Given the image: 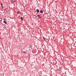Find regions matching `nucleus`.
<instances>
[{
	"mask_svg": "<svg viewBox=\"0 0 76 76\" xmlns=\"http://www.w3.org/2000/svg\"><path fill=\"white\" fill-rule=\"evenodd\" d=\"M0 21L1 22V20H0Z\"/></svg>",
	"mask_w": 76,
	"mask_h": 76,
	"instance_id": "nucleus-20",
	"label": "nucleus"
},
{
	"mask_svg": "<svg viewBox=\"0 0 76 76\" xmlns=\"http://www.w3.org/2000/svg\"><path fill=\"white\" fill-rule=\"evenodd\" d=\"M3 19H6V18H4Z\"/></svg>",
	"mask_w": 76,
	"mask_h": 76,
	"instance_id": "nucleus-13",
	"label": "nucleus"
},
{
	"mask_svg": "<svg viewBox=\"0 0 76 76\" xmlns=\"http://www.w3.org/2000/svg\"><path fill=\"white\" fill-rule=\"evenodd\" d=\"M1 13H2L1 12Z\"/></svg>",
	"mask_w": 76,
	"mask_h": 76,
	"instance_id": "nucleus-21",
	"label": "nucleus"
},
{
	"mask_svg": "<svg viewBox=\"0 0 76 76\" xmlns=\"http://www.w3.org/2000/svg\"><path fill=\"white\" fill-rule=\"evenodd\" d=\"M21 20H23V19H21Z\"/></svg>",
	"mask_w": 76,
	"mask_h": 76,
	"instance_id": "nucleus-16",
	"label": "nucleus"
},
{
	"mask_svg": "<svg viewBox=\"0 0 76 76\" xmlns=\"http://www.w3.org/2000/svg\"><path fill=\"white\" fill-rule=\"evenodd\" d=\"M23 53H26V52L25 51L23 52Z\"/></svg>",
	"mask_w": 76,
	"mask_h": 76,
	"instance_id": "nucleus-10",
	"label": "nucleus"
},
{
	"mask_svg": "<svg viewBox=\"0 0 76 76\" xmlns=\"http://www.w3.org/2000/svg\"><path fill=\"white\" fill-rule=\"evenodd\" d=\"M37 16H38V18H39V19H41V16L39 15H37Z\"/></svg>",
	"mask_w": 76,
	"mask_h": 76,
	"instance_id": "nucleus-2",
	"label": "nucleus"
},
{
	"mask_svg": "<svg viewBox=\"0 0 76 76\" xmlns=\"http://www.w3.org/2000/svg\"><path fill=\"white\" fill-rule=\"evenodd\" d=\"M20 13V12L19 11H18L17 12L18 14H19V13Z\"/></svg>",
	"mask_w": 76,
	"mask_h": 76,
	"instance_id": "nucleus-6",
	"label": "nucleus"
},
{
	"mask_svg": "<svg viewBox=\"0 0 76 76\" xmlns=\"http://www.w3.org/2000/svg\"><path fill=\"white\" fill-rule=\"evenodd\" d=\"M75 21H76V20H75Z\"/></svg>",
	"mask_w": 76,
	"mask_h": 76,
	"instance_id": "nucleus-19",
	"label": "nucleus"
},
{
	"mask_svg": "<svg viewBox=\"0 0 76 76\" xmlns=\"http://www.w3.org/2000/svg\"><path fill=\"white\" fill-rule=\"evenodd\" d=\"M19 19H20V18H19Z\"/></svg>",
	"mask_w": 76,
	"mask_h": 76,
	"instance_id": "nucleus-22",
	"label": "nucleus"
},
{
	"mask_svg": "<svg viewBox=\"0 0 76 76\" xmlns=\"http://www.w3.org/2000/svg\"><path fill=\"white\" fill-rule=\"evenodd\" d=\"M1 5L2 6V3L1 4Z\"/></svg>",
	"mask_w": 76,
	"mask_h": 76,
	"instance_id": "nucleus-17",
	"label": "nucleus"
},
{
	"mask_svg": "<svg viewBox=\"0 0 76 76\" xmlns=\"http://www.w3.org/2000/svg\"><path fill=\"white\" fill-rule=\"evenodd\" d=\"M37 11V13H39V10L38 9H37L36 10Z\"/></svg>",
	"mask_w": 76,
	"mask_h": 76,
	"instance_id": "nucleus-1",
	"label": "nucleus"
},
{
	"mask_svg": "<svg viewBox=\"0 0 76 76\" xmlns=\"http://www.w3.org/2000/svg\"><path fill=\"white\" fill-rule=\"evenodd\" d=\"M3 20H6V19H4Z\"/></svg>",
	"mask_w": 76,
	"mask_h": 76,
	"instance_id": "nucleus-14",
	"label": "nucleus"
},
{
	"mask_svg": "<svg viewBox=\"0 0 76 76\" xmlns=\"http://www.w3.org/2000/svg\"><path fill=\"white\" fill-rule=\"evenodd\" d=\"M7 12H9V10H8L7 11Z\"/></svg>",
	"mask_w": 76,
	"mask_h": 76,
	"instance_id": "nucleus-12",
	"label": "nucleus"
},
{
	"mask_svg": "<svg viewBox=\"0 0 76 76\" xmlns=\"http://www.w3.org/2000/svg\"><path fill=\"white\" fill-rule=\"evenodd\" d=\"M3 23H4L5 24H7V22H6V21H3Z\"/></svg>",
	"mask_w": 76,
	"mask_h": 76,
	"instance_id": "nucleus-3",
	"label": "nucleus"
},
{
	"mask_svg": "<svg viewBox=\"0 0 76 76\" xmlns=\"http://www.w3.org/2000/svg\"><path fill=\"white\" fill-rule=\"evenodd\" d=\"M6 13H7V11H6Z\"/></svg>",
	"mask_w": 76,
	"mask_h": 76,
	"instance_id": "nucleus-15",
	"label": "nucleus"
},
{
	"mask_svg": "<svg viewBox=\"0 0 76 76\" xmlns=\"http://www.w3.org/2000/svg\"><path fill=\"white\" fill-rule=\"evenodd\" d=\"M43 39H45V38H44V37H43Z\"/></svg>",
	"mask_w": 76,
	"mask_h": 76,
	"instance_id": "nucleus-11",
	"label": "nucleus"
},
{
	"mask_svg": "<svg viewBox=\"0 0 76 76\" xmlns=\"http://www.w3.org/2000/svg\"><path fill=\"white\" fill-rule=\"evenodd\" d=\"M29 46H30V47H29L30 48H32V46H31V45H29Z\"/></svg>",
	"mask_w": 76,
	"mask_h": 76,
	"instance_id": "nucleus-7",
	"label": "nucleus"
},
{
	"mask_svg": "<svg viewBox=\"0 0 76 76\" xmlns=\"http://www.w3.org/2000/svg\"><path fill=\"white\" fill-rule=\"evenodd\" d=\"M3 13H4V12H3V13H2V14H3Z\"/></svg>",
	"mask_w": 76,
	"mask_h": 76,
	"instance_id": "nucleus-18",
	"label": "nucleus"
},
{
	"mask_svg": "<svg viewBox=\"0 0 76 76\" xmlns=\"http://www.w3.org/2000/svg\"><path fill=\"white\" fill-rule=\"evenodd\" d=\"M8 19H10V17H7V18Z\"/></svg>",
	"mask_w": 76,
	"mask_h": 76,
	"instance_id": "nucleus-5",
	"label": "nucleus"
},
{
	"mask_svg": "<svg viewBox=\"0 0 76 76\" xmlns=\"http://www.w3.org/2000/svg\"><path fill=\"white\" fill-rule=\"evenodd\" d=\"M15 1L12 0V3H13Z\"/></svg>",
	"mask_w": 76,
	"mask_h": 76,
	"instance_id": "nucleus-9",
	"label": "nucleus"
},
{
	"mask_svg": "<svg viewBox=\"0 0 76 76\" xmlns=\"http://www.w3.org/2000/svg\"><path fill=\"white\" fill-rule=\"evenodd\" d=\"M40 13H43V12L42 11V10L40 11Z\"/></svg>",
	"mask_w": 76,
	"mask_h": 76,
	"instance_id": "nucleus-4",
	"label": "nucleus"
},
{
	"mask_svg": "<svg viewBox=\"0 0 76 76\" xmlns=\"http://www.w3.org/2000/svg\"><path fill=\"white\" fill-rule=\"evenodd\" d=\"M20 18L21 19H23L22 17H20Z\"/></svg>",
	"mask_w": 76,
	"mask_h": 76,
	"instance_id": "nucleus-8",
	"label": "nucleus"
}]
</instances>
